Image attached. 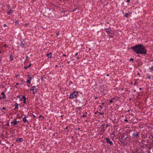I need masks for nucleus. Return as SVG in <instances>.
I'll return each instance as SVG.
<instances>
[{
  "instance_id": "nucleus-1",
  "label": "nucleus",
  "mask_w": 153,
  "mask_h": 153,
  "mask_svg": "<svg viewBox=\"0 0 153 153\" xmlns=\"http://www.w3.org/2000/svg\"><path fill=\"white\" fill-rule=\"evenodd\" d=\"M131 48L137 53H140L143 54H146V50L145 47L141 44H139L132 47Z\"/></svg>"
},
{
  "instance_id": "nucleus-2",
  "label": "nucleus",
  "mask_w": 153,
  "mask_h": 153,
  "mask_svg": "<svg viewBox=\"0 0 153 153\" xmlns=\"http://www.w3.org/2000/svg\"><path fill=\"white\" fill-rule=\"evenodd\" d=\"M78 94V93L76 91H74L72 93H71L70 95V98L72 99L74 98H75L76 97V96Z\"/></svg>"
},
{
  "instance_id": "nucleus-3",
  "label": "nucleus",
  "mask_w": 153,
  "mask_h": 153,
  "mask_svg": "<svg viewBox=\"0 0 153 153\" xmlns=\"http://www.w3.org/2000/svg\"><path fill=\"white\" fill-rule=\"evenodd\" d=\"M30 90L31 91H32L33 93H34L37 92V89L36 87L34 86L30 88Z\"/></svg>"
},
{
  "instance_id": "nucleus-4",
  "label": "nucleus",
  "mask_w": 153,
  "mask_h": 153,
  "mask_svg": "<svg viewBox=\"0 0 153 153\" xmlns=\"http://www.w3.org/2000/svg\"><path fill=\"white\" fill-rule=\"evenodd\" d=\"M106 140L107 143H109L111 145L113 144L112 142L109 139L107 138H106Z\"/></svg>"
},
{
  "instance_id": "nucleus-5",
  "label": "nucleus",
  "mask_w": 153,
  "mask_h": 153,
  "mask_svg": "<svg viewBox=\"0 0 153 153\" xmlns=\"http://www.w3.org/2000/svg\"><path fill=\"white\" fill-rule=\"evenodd\" d=\"M26 100V98L24 97H23L22 98H21L20 99V100H23V101H24L23 102L24 103H25L26 102V101H25Z\"/></svg>"
},
{
  "instance_id": "nucleus-6",
  "label": "nucleus",
  "mask_w": 153,
  "mask_h": 153,
  "mask_svg": "<svg viewBox=\"0 0 153 153\" xmlns=\"http://www.w3.org/2000/svg\"><path fill=\"white\" fill-rule=\"evenodd\" d=\"M11 123V124H13V125H16L17 123L16 122V120H15V121H13V122H12Z\"/></svg>"
},
{
  "instance_id": "nucleus-7",
  "label": "nucleus",
  "mask_w": 153,
  "mask_h": 153,
  "mask_svg": "<svg viewBox=\"0 0 153 153\" xmlns=\"http://www.w3.org/2000/svg\"><path fill=\"white\" fill-rule=\"evenodd\" d=\"M47 56L49 58H51V53H49L47 54Z\"/></svg>"
},
{
  "instance_id": "nucleus-8",
  "label": "nucleus",
  "mask_w": 153,
  "mask_h": 153,
  "mask_svg": "<svg viewBox=\"0 0 153 153\" xmlns=\"http://www.w3.org/2000/svg\"><path fill=\"white\" fill-rule=\"evenodd\" d=\"M26 116H25V117H24L23 118V121L24 122H26L27 121V122H28V121H27V120H26Z\"/></svg>"
},
{
  "instance_id": "nucleus-9",
  "label": "nucleus",
  "mask_w": 153,
  "mask_h": 153,
  "mask_svg": "<svg viewBox=\"0 0 153 153\" xmlns=\"http://www.w3.org/2000/svg\"><path fill=\"white\" fill-rule=\"evenodd\" d=\"M133 136L137 138L139 136V134L138 133L134 134L133 135Z\"/></svg>"
},
{
  "instance_id": "nucleus-10",
  "label": "nucleus",
  "mask_w": 153,
  "mask_h": 153,
  "mask_svg": "<svg viewBox=\"0 0 153 153\" xmlns=\"http://www.w3.org/2000/svg\"><path fill=\"white\" fill-rule=\"evenodd\" d=\"M22 140H23V139L22 138H17V140L18 141H19V142H22Z\"/></svg>"
},
{
  "instance_id": "nucleus-11",
  "label": "nucleus",
  "mask_w": 153,
  "mask_h": 153,
  "mask_svg": "<svg viewBox=\"0 0 153 153\" xmlns=\"http://www.w3.org/2000/svg\"><path fill=\"white\" fill-rule=\"evenodd\" d=\"M105 30L106 32L108 33V34H109V33H111V32L110 31V30H109V29H106Z\"/></svg>"
},
{
  "instance_id": "nucleus-12",
  "label": "nucleus",
  "mask_w": 153,
  "mask_h": 153,
  "mask_svg": "<svg viewBox=\"0 0 153 153\" xmlns=\"http://www.w3.org/2000/svg\"><path fill=\"white\" fill-rule=\"evenodd\" d=\"M18 104L17 103H16L15 104V108L14 109H16L18 108Z\"/></svg>"
},
{
  "instance_id": "nucleus-13",
  "label": "nucleus",
  "mask_w": 153,
  "mask_h": 153,
  "mask_svg": "<svg viewBox=\"0 0 153 153\" xmlns=\"http://www.w3.org/2000/svg\"><path fill=\"white\" fill-rule=\"evenodd\" d=\"M20 46L21 47L23 48L24 46V44L22 42L20 44Z\"/></svg>"
},
{
  "instance_id": "nucleus-14",
  "label": "nucleus",
  "mask_w": 153,
  "mask_h": 153,
  "mask_svg": "<svg viewBox=\"0 0 153 153\" xmlns=\"http://www.w3.org/2000/svg\"><path fill=\"white\" fill-rule=\"evenodd\" d=\"M10 59L12 61L13 59V56L12 55H10Z\"/></svg>"
},
{
  "instance_id": "nucleus-15",
  "label": "nucleus",
  "mask_w": 153,
  "mask_h": 153,
  "mask_svg": "<svg viewBox=\"0 0 153 153\" xmlns=\"http://www.w3.org/2000/svg\"><path fill=\"white\" fill-rule=\"evenodd\" d=\"M13 10H10L8 12V14L10 15V14L12 13Z\"/></svg>"
},
{
  "instance_id": "nucleus-16",
  "label": "nucleus",
  "mask_w": 153,
  "mask_h": 153,
  "mask_svg": "<svg viewBox=\"0 0 153 153\" xmlns=\"http://www.w3.org/2000/svg\"><path fill=\"white\" fill-rule=\"evenodd\" d=\"M1 94H2L3 95V98H6V96L4 94V92H2Z\"/></svg>"
},
{
  "instance_id": "nucleus-17",
  "label": "nucleus",
  "mask_w": 153,
  "mask_h": 153,
  "mask_svg": "<svg viewBox=\"0 0 153 153\" xmlns=\"http://www.w3.org/2000/svg\"><path fill=\"white\" fill-rule=\"evenodd\" d=\"M125 16L126 17H128V16L129 15V14L128 13H126L125 15Z\"/></svg>"
},
{
  "instance_id": "nucleus-18",
  "label": "nucleus",
  "mask_w": 153,
  "mask_h": 153,
  "mask_svg": "<svg viewBox=\"0 0 153 153\" xmlns=\"http://www.w3.org/2000/svg\"><path fill=\"white\" fill-rule=\"evenodd\" d=\"M110 31L111 32V33H109V34H113V33H114V32L113 31L111 30H110Z\"/></svg>"
},
{
  "instance_id": "nucleus-19",
  "label": "nucleus",
  "mask_w": 153,
  "mask_h": 153,
  "mask_svg": "<svg viewBox=\"0 0 153 153\" xmlns=\"http://www.w3.org/2000/svg\"><path fill=\"white\" fill-rule=\"evenodd\" d=\"M112 34H109V36L111 38H112L113 36L112 35Z\"/></svg>"
},
{
  "instance_id": "nucleus-20",
  "label": "nucleus",
  "mask_w": 153,
  "mask_h": 153,
  "mask_svg": "<svg viewBox=\"0 0 153 153\" xmlns=\"http://www.w3.org/2000/svg\"><path fill=\"white\" fill-rule=\"evenodd\" d=\"M32 79V78H30V77H29V84H30V81L31 80V79Z\"/></svg>"
},
{
  "instance_id": "nucleus-21",
  "label": "nucleus",
  "mask_w": 153,
  "mask_h": 153,
  "mask_svg": "<svg viewBox=\"0 0 153 153\" xmlns=\"http://www.w3.org/2000/svg\"><path fill=\"white\" fill-rule=\"evenodd\" d=\"M29 68V66H25L24 67V68L25 69H27V68Z\"/></svg>"
},
{
  "instance_id": "nucleus-22",
  "label": "nucleus",
  "mask_w": 153,
  "mask_h": 153,
  "mask_svg": "<svg viewBox=\"0 0 153 153\" xmlns=\"http://www.w3.org/2000/svg\"><path fill=\"white\" fill-rule=\"evenodd\" d=\"M110 102L111 103L113 102V101H112V100H110Z\"/></svg>"
},
{
  "instance_id": "nucleus-23",
  "label": "nucleus",
  "mask_w": 153,
  "mask_h": 153,
  "mask_svg": "<svg viewBox=\"0 0 153 153\" xmlns=\"http://www.w3.org/2000/svg\"><path fill=\"white\" fill-rule=\"evenodd\" d=\"M134 60V59L133 58H131L130 59V61H133Z\"/></svg>"
},
{
  "instance_id": "nucleus-24",
  "label": "nucleus",
  "mask_w": 153,
  "mask_h": 153,
  "mask_svg": "<svg viewBox=\"0 0 153 153\" xmlns=\"http://www.w3.org/2000/svg\"><path fill=\"white\" fill-rule=\"evenodd\" d=\"M146 78H148L149 79H150L151 77L150 76H148Z\"/></svg>"
},
{
  "instance_id": "nucleus-25",
  "label": "nucleus",
  "mask_w": 153,
  "mask_h": 153,
  "mask_svg": "<svg viewBox=\"0 0 153 153\" xmlns=\"http://www.w3.org/2000/svg\"><path fill=\"white\" fill-rule=\"evenodd\" d=\"M56 34L57 35V36H59V32H58L57 33H56Z\"/></svg>"
},
{
  "instance_id": "nucleus-26",
  "label": "nucleus",
  "mask_w": 153,
  "mask_h": 153,
  "mask_svg": "<svg viewBox=\"0 0 153 153\" xmlns=\"http://www.w3.org/2000/svg\"><path fill=\"white\" fill-rule=\"evenodd\" d=\"M151 70L152 71H153V66L151 67Z\"/></svg>"
},
{
  "instance_id": "nucleus-27",
  "label": "nucleus",
  "mask_w": 153,
  "mask_h": 153,
  "mask_svg": "<svg viewBox=\"0 0 153 153\" xmlns=\"http://www.w3.org/2000/svg\"><path fill=\"white\" fill-rule=\"evenodd\" d=\"M3 26L4 27H5L6 26V24H4L3 25Z\"/></svg>"
},
{
  "instance_id": "nucleus-28",
  "label": "nucleus",
  "mask_w": 153,
  "mask_h": 153,
  "mask_svg": "<svg viewBox=\"0 0 153 153\" xmlns=\"http://www.w3.org/2000/svg\"><path fill=\"white\" fill-rule=\"evenodd\" d=\"M82 116H83V117H86V115H84V114H83V115Z\"/></svg>"
},
{
  "instance_id": "nucleus-29",
  "label": "nucleus",
  "mask_w": 153,
  "mask_h": 153,
  "mask_svg": "<svg viewBox=\"0 0 153 153\" xmlns=\"http://www.w3.org/2000/svg\"><path fill=\"white\" fill-rule=\"evenodd\" d=\"M27 83H29V80L28 79H27Z\"/></svg>"
},
{
  "instance_id": "nucleus-30",
  "label": "nucleus",
  "mask_w": 153,
  "mask_h": 153,
  "mask_svg": "<svg viewBox=\"0 0 153 153\" xmlns=\"http://www.w3.org/2000/svg\"><path fill=\"white\" fill-rule=\"evenodd\" d=\"M2 109L3 110H5V108L4 107H3L2 108Z\"/></svg>"
},
{
  "instance_id": "nucleus-31",
  "label": "nucleus",
  "mask_w": 153,
  "mask_h": 153,
  "mask_svg": "<svg viewBox=\"0 0 153 153\" xmlns=\"http://www.w3.org/2000/svg\"><path fill=\"white\" fill-rule=\"evenodd\" d=\"M78 54V53H76L75 54V55L76 56Z\"/></svg>"
},
{
  "instance_id": "nucleus-32",
  "label": "nucleus",
  "mask_w": 153,
  "mask_h": 153,
  "mask_svg": "<svg viewBox=\"0 0 153 153\" xmlns=\"http://www.w3.org/2000/svg\"><path fill=\"white\" fill-rule=\"evenodd\" d=\"M99 114H101V115H102V114H104V113H99Z\"/></svg>"
},
{
  "instance_id": "nucleus-33",
  "label": "nucleus",
  "mask_w": 153,
  "mask_h": 153,
  "mask_svg": "<svg viewBox=\"0 0 153 153\" xmlns=\"http://www.w3.org/2000/svg\"><path fill=\"white\" fill-rule=\"evenodd\" d=\"M125 121H126V122H127L128 121V120H127V119H125L124 120Z\"/></svg>"
},
{
  "instance_id": "nucleus-34",
  "label": "nucleus",
  "mask_w": 153,
  "mask_h": 153,
  "mask_svg": "<svg viewBox=\"0 0 153 153\" xmlns=\"http://www.w3.org/2000/svg\"><path fill=\"white\" fill-rule=\"evenodd\" d=\"M130 1V0H127V2H129Z\"/></svg>"
},
{
  "instance_id": "nucleus-35",
  "label": "nucleus",
  "mask_w": 153,
  "mask_h": 153,
  "mask_svg": "<svg viewBox=\"0 0 153 153\" xmlns=\"http://www.w3.org/2000/svg\"><path fill=\"white\" fill-rule=\"evenodd\" d=\"M100 108H102V106L101 105H100Z\"/></svg>"
},
{
  "instance_id": "nucleus-36",
  "label": "nucleus",
  "mask_w": 153,
  "mask_h": 153,
  "mask_svg": "<svg viewBox=\"0 0 153 153\" xmlns=\"http://www.w3.org/2000/svg\"><path fill=\"white\" fill-rule=\"evenodd\" d=\"M32 115L33 116V117H35V115L33 114Z\"/></svg>"
},
{
  "instance_id": "nucleus-37",
  "label": "nucleus",
  "mask_w": 153,
  "mask_h": 153,
  "mask_svg": "<svg viewBox=\"0 0 153 153\" xmlns=\"http://www.w3.org/2000/svg\"><path fill=\"white\" fill-rule=\"evenodd\" d=\"M4 47H6V44H4Z\"/></svg>"
},
{
  "instance_id": "nucleus-38",
  "label": "nucleus",
  "mask_w": 153,
  "mask_h": 153,
  "mask_svg": "<svg viewBox=\"0 0 153 153\" xmlns=\"http://www.w3.org/2000/svg\"><path fill=\"white\" fill-rule=\"evenodd\" d=\"M108 125L107 124L106 125V127H108Z\"/></svg>"
},
{
  "instance_id": "nucleus-39",
  "label": "nucleus",
  "mask_w": 153,
  "mask_h": 153,
  "mask_svg": "<svg viewBox=\"0 0 153 153\" xmlns=\"http://www.w3.org/2000/svg\"><path fill=\"white\" fill-rule=\"evenodd\" d=\"M42 117V115H40L39 116V118H40V117Z\"/></svg>"
},
{
  "instance_id": "nucleus-40",
  "label": "nucleus",
  "mask_w": 153,
  "mask_h": 153,
  "mask_svg": "<svg viewBox=\"0 0 153 153\" xmlns=\"http://www.w3.org/2000/svg\"><path fill=\"white\" fill-rule=\"evenodd\" d=\"M63 56H66V55L65 54H63Z\"/></svg>"
},
{
  "instance_id": "nucleus-41",
  "label": "nucleus",
  "mask_w": 153,
  "mask_h": 153,
  "mask_svg": "<svg viewBox=\"0 0 153 153\" xmlns=\"http://www.w3.org/2000/svg\"><path fill=\"white\" fill-rule=\"evenodd\" d=\"M31 64H29V67L31 66Z\"/></svg>"
},
{
  "instance_id": "nucleus-42",
  "label": "nucleus",
  "mask_w": 153,
  "mask_h": 153,
  "mask_svg": "<svg viewBox=\"0 0 153 153\" xmlns=\"http://www.w3.org/2000/svg\"><path fill=\"white\" fill-rule=\"evenodd\" d=\"M26 25H27V24H25V26H26Z\"/></svg>"
},
{
  "instance_id": "nucleus-43",
  "label": "nucleus",
  "mask_w": 153,
  "mask_h": 153,
  "mask_svg": "<svg viewBox=\"0 0 153 153\" xmlns=\"http://www.w3.org/2000/svg\"><path fill=\"white\" fill-rule=\"evenodd\" d=\"M79 57H77V59H79Z\"/></svg>"
},
{
  "instance_id": "nucleus-44",
  "label": "nucleus",
  "mask_w": 153,
  "mask_h": 153,
  "mask_svg": "<svg viewBox=\"0 0 153 153\" xmlns=\"http://www.w3.org/2000/svg\"><path fill=\"white\" fill-rule=\"evenodd\" d=\"M97 98V97H96L95 98V99H96Z\"/></svg>"
},
{
  "instance_id": "nucleus-45",
  "label": "nucleus",
  "mask_w": 153,
  "mask_h": 153,
  "mask_svg": "<svg viewBox=\"0 0 153 153\" xmlns=\"http://www.w3.org/2000/svg\"><path fill=\"white\" fill-rule=\"evenodd\" d=\"M139 74H140L139 73H137V75H139Z\"/></svg>"
},
{
  "instance_id": "nucleus-46",
  "label": "nucleus",
  "mask_w": 153,
  "mask_h": 153,
  "mask_svg": "<svg viewBox=\"0 0 153 153\" xmlns=\"http://www.w3.org/2000/svg\"><path fill=\"white\" fill-rule=\"evenodd\" d=\"M109 74H107V75H106V76H109Z\"/></svg>"
},
{
  "instance_id": "nucleus-47",
  "label": "nucleus",
  "mask_w": 153,
  "mask_h": 153,
  "mask_svg": "<svg viewBox=\"0 0 153 153\" xmlns=\"http://www.w3.org/2000/svg\"><path fill=\"white\" fill-rule=\"evenodd\" d=\"M16 84L17 85H18L19 84H18V83H17Z\"/></svg>"
},
{
  "instance_id": "nucleus-48",
  "label": "nucleus",
  "mask_w": 153,
  "mask_h": 153,
  "mask_svg": "<svg viewBox=\"0 0 153 153\" xmlns=\"http://www.w3.org/2000/svg\"><path fill=\"white\" fill-rule=\"evenodd\" d=\"M7 125L8 126V125H9V124L8 123H7Z\"/></svg>"
},
{
  "instance_id": "nucleus-49",
  "label": "nucleus",
  "mask_w": 153,
  "mask_h": 153,
  "mask_svg": "<svg viewBox=\"0 0 153 153\" xmlns=\"http://www.w3.org/2000/svg\"><path fill=\"white\" fill-rule=\"evenodd\" d=\"M102 104L103 105L104 104V103H102Z\"/></svg>"
},
{
  "instance_id": "nucleus-50",
  "label": "nucleus",
  "mask_w": 153,
  "mask_h": 153,
  "mask_svg": "<svg viewBox=\"0 0 153 153\" xmlns=\"http://www.w3.org/2000/svg\"><path fill=\"white\" fill-rule=\"evenodd\" d=\"M27 77H29V75H27Z\"/></svg>"
},
{
  "instance_id": "nucleus-51",
  "label": "nucleus",
  "mask_w": 153,
  "mask_h": 153,
  "mask_svg": "<svg viewBox=\"0 0 153 153\" xmlns=\"http://www.w3.org/2000/svg\"><path fill=\"white\" fill-rule=\"evenodd\" d=\"M1 141H0V144H1Z\"/></svg>"
},
{
  "instance_id": "nucleus-52",
  "label": "nucleus",
  "mask_w": 153,
  "mask_h": 153,
  "mask_svg": "<svg viewBox=\"0 0 153 153\" xmlns=\"http://www.w3.org/2000/svg\"><path fill=\"white\" fill-rule=\"evenodd\" d=\"M152 137L153 138V136H152Z\"/></svg>"
},
{
  "instance_id": "nucleus-53",
  "label": "nucleus",
  "mask_w": 153,
  "mask_h": 153,
  "mask_svg": "<svg viewBox=\"0 0 153 153\" xmlns=\"http://www.w3.org/2000/svg\"><path fill=\"white\" fill-rule=\"evenodd\" d=\"M128 111H129V110L128 111Z\"/></svg>"
},
{
  "instance_id": "nucleus-54",
  "label": "nucleus",
  "mask_w": 153,
  "mask_h": 153,
  "mask_svg": "<svg viewBox=\"0 0 153 153\" xmlns=\"http://www.w3.org/2000/svg\"><path fill=\"white\" fill-rule=\"evenodd\" d=\"M140 89H141V88H140Z\"/></svg>"
},
{
  "instance_id": "nucleus-55",
  "label": "nucleus",
  "mask_w": 153,
  "mask_h": 153,
  "mask_svg": "<svg viewBox=\"0 0 153 153\" xmlns=\"http://www.w3.org/2000/svg\"><path fill=\"white\" fill-rule=\"evenodd\" d=\"M56 67H57V66L56 65Z\"/></svg>"
},
{
  "instance_id": "nucleus-56",
  "label": "nucleus",
  "mask_w": 153,
  "mask_h": 153,
  "mask_svg": "<svg viewBox=\"0 0 153 153\" xmlns=\"http://www.w3.org/2000/svg\"><path fill=\"white\" fill-rule=\"evenodd\" d=\"M1 53V52L0 51V53Z\"/></svg>"
}]
</instances>
